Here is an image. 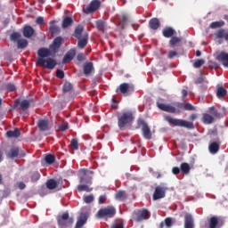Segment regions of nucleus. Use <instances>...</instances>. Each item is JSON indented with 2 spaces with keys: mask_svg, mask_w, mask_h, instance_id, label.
I'll list each match as a JSON object with an SVG mask.
<instances>
[{
  "mask_svg": "<svg viewBox=\"0 0 228 228\" xmlns=\"http://www.w3.org/2000/svg\"><path fill=\"white\" fill-rule=\"evenodd\" d=\"M197 118H199V115L192 113L189 117V119L191 121L174 118L170 116L167 117L166 120L167 122H168V124L174 126L185 127V129H195V125L193 124V121L197 120Z\"/></svg>",
  "mask_w": 228,
  "mask_h": 228,
  "instance_id": "nucleus-1",
  "label": "nucleus"
},
{
  "mask_svg": "<svg viewBox=\"0 0 228 228\" xmlns=\"http://www.w3.org/2000/svg\"><path fill=\"white\" fill-rule=\"evenodd\" d=\"M134 120L133 112L126 111L118 115V126L120 131H124L128 126H131Z\"/></svg>",
  "mask_w": 228,
  "mask_h": 228,
  "instance_id": "nucleus-2",
  "label": "nucleus"
},
{
  "mask_svg": "<svg viewBox=\"0 0 228 228\" xmlns=\"http://www.w3.org/2000/svg\"><path fill=\"white\" fill-rule=\"evenodd\" d=\"M210 113V114H209ZM209 113H203L201 122L206 125H210L215 122V118H221L222 115L215 107L209 108Z\"/></svg>",
  "mask_w": 228,
  "mask_h": 228,
  "instance_id": "nucleus-3",
  "label": "nucleus"
},
{
  "mask_svg": "<svg viewBox=\"0 0 228 228\" xmlns=\"http://www.w3.org/2000/svg\"><path fill=\"white\" fill-rule=\"evenodd\" d=\"M131 22V16L129 13L126 12H122L119 14L116 15V24L121 31H124L126 29V26Z\"/></svg>",
  "mask_w": 228,
  "mask_h": 228,
  "instance_id": "nucleus-4",
  "label": "nucleus"
},
{
  "mask_svg": "<svg viewBox=\"0 0 228 228\" xmlns=\"http://www.w3.org/2000/svg\"><path fill=\"white\" fill-rule=\"evenodd\" d=\"M79 183L81 184H92L94 171L88 169H80L78 171Z\"/></svg>",
  "mask_w": 228,
  "mask_h": 228,
  "instance_id": "nucleus-5",
  "label": "nucleus"
},
{
  "mask_svg": "<svg viewBox=\"0 0 228 228\" xmlns=\"http://www.w3.org/2000/svg\"><path fill=\"white\" fill-rule=\"evenodd\" d=\"M37 65L43 67V69H48V70H53L58 62L51 57H46V59H37Z\"/></svg>",
  "mask_w": 228,
  "mask_h": 228,
  "instance_id": "nucleus-6",
  "label": "nucleus"
},
{
  "mask_svg": "<svg viewBox=\"0 0 228 228\" xmlns=\"http://www.w3.org/2000/svg\"><path fill=\"white\" fill-rule=\"evenodd\" d=\"M137 126L138 127H142V136L145 140H152V132L147 122H145V119L139 118L137 120Z\"/></svg>",
  "mask_w": 228,
  "mask_h": 228,
  "instance_id": "nucleus-7",
  "label": "nucleus"
},
{
  "mask_svg": "<svg viewBox=\"0 0 228 228\" xmlns=\"http://www.w3.org/2000/svg\"><path fill=\"white\" fill-rule=\"evenodd\" d=\"M96 215L98 218H113L117 215V209L115 207L109 206L100 209Z\"/></svg>",
  "mask_w": 228,
  "mask_h": 228,
  "instance_id": "nucleus-8",
  "label": "nucleus"
},
{
  "mask_svg": "<svg viewBox=\"0 0 228 228\" xmlns=\"http://www.w3.org/2000/svg\"><path fill=\"white\" fill-rule=\"evenodd\" d=\"M58 224L62 227H70L74 224V218L69 216V212H64L61 216L58 217Z\"/></svg>",
  "mask_w": 228,
  "mask_h": 228,
  "instance_id": "nucleus-9",
  "label": "nucleus"
},
{
  "mask_svg": "<svg viewBox=\"0 0 228 228\" xmlns=\"http://www.w3.org/2000/svg\"><path fill=\"white\" fill-rule=\"evenodd\" d=\"M101 8V1L99 0H93L91 3L83 8L84 13H95Z\"/></svg>",
  "mask_w": 228,
  "mask_h": 228,
  "instance_id": "nucleus-10",
  "label": "nucleus"
},
{
  "mask_svg": "<svg viewBox=\"0 0 228 228\" xmlns=\"http://www.w3.org/2000/svg\"><path fill=\"white\" fill-rule=\"evenodd\" d=\"M225 221L222 216H214L209 219V228H222Z\"/></svg>",
  "mask_w": 228,
  "mask_h": 228,
  "instance_id": "nucleus-11",
  "label": "nucleus"
},
{
  "mask_svg": "<svg viewBox=\"0 0 228 228\" xmlns=\"http://www.w3.org/2000/svg\"><path fill=\"white\" fill-rule=\"evenodd\" d=\"M26 153L24 151L19 149V147L14 146L12 147L7 153V158L10 159H13V158H24Z\"/></svg>",
  "mask_w": 228,
  "mask_h": 228,
  "instance_id": "nucleus-12",
  "label": "nucleus"
},
{
  "mask_svg": "<svg viewBox=\"0 0 228 228\" xmlns=\"http://www.w3.org/2000/svg\"><path fill=\"white\" fill-rule=\"evenodd\" d=\"M117 94L120 92L123 95H129V94L134 92V86L129 85L128 83L120 84L118 89H116Z\"/></svg>",
  "mask_w": 228,
  "mask_h": 228,
  "instance_id": "nucleus-13",
  "label": "nucleus"
},
{
  "mask_svg": "<svg viewBox=\"0 0 228 228\" xmlns=\"http://www.w3.org/2000/svg\"><path fill=\"white\" fill-rule=\"evenodd\" d=\"M215 58L217 61H220L224 67H228V53L225 52H216Z\"/></svg>",
  "mask_w": 228,
  "mask_h": 228,
  "instance_id": "nucleus-14",
  "label": "nucleus"
},
{
  "mask_svg": "<svg viewBox=\"0 0 228 228\" xmlns=\"http://www.w3.org/2000/svg\"><path fill=\"white\" fill-rule=\"evenodd\" d=\"M157 106L161 111H166L167 113H177V109L175 107L161 103L159 101L157 102Z\"/></svg>",
  "mask_w": 228,
  "mask_h": 228,
  "instance_id": "nucleus-15",
  "label": "nucleus"
},
{
  "mask_svg": "<svg viewBox=\"0 0 228 228\" xmlns=\"http://www.w3.org/2000/svg\"><path fill=\"white\" fill-rule=\"evenodd\" d=\"M167 189L165 187L157 186L153 193V200H159V199H165Z\"/></svg>",
  "mask_w": 228,
  "mask_h": 228,
  "instance_id": "nucleus-16",
  "label": "nucleus"
},
{
  "mask_svg": "<svg viewBox=\"0 0 228 228\" xmlns=\"http://www.w3.org/2000/svg\"><path fill=\"white\" fill-rule=\"evenodd\" d=\"M149 210L147 209H142L139 211L138 213H135V217H134V222L140 223L143 222V220L149 219Z\"/></svg>",
  "mask_w": 228,
  "mask_h": 228,
  "instance_id": "nucleus-17",
  "label": "nucleus"
},
{
  "mask_svg": "<svg viewBox=\"0 0 228 228\" xmlns=\"http://www.w3.org/2000/svg\"><path fill=\"white\" fill-rule=\"evenodd\" d=\"M220 145H222V142H220L219 138L216 142H210L208 145L210 154H216L220 151Z\"/></svg>",
  "mask_w": 228,
  "mask_h": 228,
  "instance_id": "nucleus-18",
  "label": "nucleus"
},
{
  "mask_svg": "<svg viewBox=\"0 0 228 228\" xmlns=\"http://www.w3.org/2000/svg\"><path fill=\"white\" fill-rule=\"evenodd\" d=\"M63 44V37H57L53 39V44L50 45V49L53 51L54 53H57L58 49L61 47V45Z\"/></svg>",
  "mask_w": 228,
  "mask_h": 228,
  "instance_id": "nucleus-19",
  "label": "nucleus"
},
{
  "mask_svg": "<svg viewBox=\"0 0 228 228\" xmlns=\"http://www.w3.org/2000/svg\"><path fill=\"white\" fill-rule=\"evenodd\" d=\"M184 228H195V222L191 214H186L184 216Z\"/></svg>",
  "mask_w": 228,
  "mask_h": 228,
  "instance_id": "nucleus-20",
  "label": "nucleus"
},
{
  "mask_svg": "<svg viewBox=\"0 0 228 228\" xmlns=\"http://www.w3.org/2000/svg\"><path fill=\"white\" fill-rule=\"evenodd\" d=\"M78 40L77 42V47L79 49H85L86 45H88V33L83 34V36L79 38H77Z\"/></svg>",
  "mask_w": 228,
  "mask_h": 228,
  "instance_id": "nucleus-21",
  "label": "nucleus"
},
{
  "mask_svg": "<svg viewBox=\"0 0 228 228\" xmlns=\"http://www.w3.org/2000/svg\"><path fill=\"white\" fill-rule=\"evenodd\" d=\"M37 127L41 132L49 131V129H51L49 126V119H39L37 122Z\"/></svg>",
  "mask_w": 228,
  "mask_h": 228,
  "instance_id": "nucleus-22",
  "label": "nucleus"
},
{
  "mask_svg": "<svg viewBox=\"0 0 228 228\" xmlns=\"http://www.w3.org/2000/svg\"><path fill=\"white\" fill-rule=\"evenodd\" d=\"M88 220V214L87 213H82L79 216V218L76 224L75 228H82L85 224H86Z\"/></svg>",
  "mask_w": 228,
  "mask_h": 228,
  "instance_id": "nucleus-23",
  "label": "nucleus"
},
{
  "mask_svg": "<svg viewBox=\"0 0 228 228\" xmlns=\"http://www.w3.org/2000/svg\"><path fill=\"white\" fill-rule=\"evenodd\" d=\"M74 56H76V50H69L62 59L63 65H66V63L72 61V60H74Z\"/></svg>",
  "mask_w": 228,
  "mask_h": 228,
  "instance_id": "nucleus-24",
  "label": "nucleus"
},
{
  "mask_svg": "<svg viewBox=\"0 0 228 228\" xmlns=\"http://www.w3.org/2000/svg\"><path fill=\"white\" fill-rule=\"evenodd\" d=\"M33 35H35V28L29 25H26L23 28V37H25V38H31Z\"/></svg>",
  "mask_w": 228,
  "mask_h": 228,
  "instance_id": "nucleus-25",
  "label": "nucleus"
},
{
  "mask_svg": "<svg viewBox=\"0 0 228 228\" xmlns=\"http://www.w3.org/2000/svg\"><path fill=\"white\" fill-rule=\"evenodd\" d=\"M37 54L39 56L37 59L45 60V58H49V56H51V50H49V48H40Z\"/></svg>",
  "mask_w": 228,
  "mask_h": 228,
  "instance_id": "nucleus-26",
  "label": "nucleus"
},
{
  "mask_svg": "<svg viewBox=\"0 0 228 228\" xmlns=\"http://www.w3.org/2000/svg\"><path fill=\"white\" fill-rule=\"evenodd\" d=\"M162 35L165 38H170L175 35V30L172 27H166L162 30Z\"/></svg>",
  "mask_w": 228,
  "mask_h": 228,
  "instance_id": "nucleus-27",
  "label": "nucleus"
},
{
  "mask_svg": "<svg viewBox=\"0 0 228 228\" xmlns=\"http://www.w3.org/2000/svg\"><path fill=\"white\" fill-rule=\"evenodd\" d=\"M83 70L85 76H90V74H92V71L94 70V62H86L83 66Z\"/></svg>",
  "mask_w": 228,
  "mask_h": 228,
  "instance_id": "nucleus-28",
  "label": "nucleus"
},
{
  "mask_svg": "<svg viewBox=\"0 0 228 228\" xmlns=\"http://www.w3.org/2000/svg\"><path fill=\"white\" fill-rule=\"evenodd\" d=\"M49 33L51 35H60V27L56 25V20L50 21Z\"/></svg>",
  "mask_w": 228,
  "mask_h": 228,
  "instance_id": "nucleus-29",
  "label": "nucleus"
},
{
  "mask_svg": "<svg viewBox=\"0 0 228 228\" xmlns=\"http://www.w3.org/2000/svg\"><path fill=\"white\" fill-rule=\"evenodd\" d=\"M149 26L151 29H153L156 31V29H158L159 26H161V23L159 22V20L158 18H152L149 21Z\"/></svg>",
  "mask_w": 228,
  "mask_h": 228,
  "instance_id": "nucleus-30",
  "label": "nucleus"
},
{
  "mask_svg": "<svg viewBox=\"0 0 228 228\" xmlns=\"http://www.w3.org/2000/svg\"><path fill=\"white\" fill-rule=\"evenodd\" d=\"M191 170V167H190V164L183 162L180 165V171L183 175H188L190 174V171Z\"/></svg>",
  "mask_w": 228,
  "mask_h": 228,
  "instance_id": "nucleus-31",
  "label": "nucleus"
},
{
  "mask_svg": "<svg viewBox=\"0 0 228 228\" xmlns=\"http://www.w3.org/2000/svg\"><path fill=\"white\" fill-rule=\"evenodd\" d=\"M74 22V20L70 16H65L64 19L62 20V28L63 29H66V28H69V26H72Z\"/></svg>",
  "mask_w": 228,
  "mask_h": 228,
  "instance_id": "nucleus-32",
  "label": "nucleus"
},
{
  "mask_svg": "<svg viewBox=\"0 0 228 228\" xmlns=\"http://www.w3.org/2000/svg\"><path fill=\"white\" fill-rule=\"evenodd\" d=\"M224 26H225V21L219 20L210 23L209 28L210 29H218L220 28H224Z\"/></svg>",
  "mask_w": 228,
  "mask_h": 228,
  "instance_id": "nucleus-33",
  "label": "nucleus"
},
{
  "mask_svg": "<svg viewBox=\"0 0 228 228\" xmlns=\"http://www.w3.org/2000/svg\"><path fill=\"white\" fill-rule=\"evenodd\" d=\"M227 95V89H225L224 86L217 87L216 90V96L218 99H224Z\"/></svg>",
  "mask_w": 228,
  "mask_h": 228,
  "instance_id": "nucleus-34",
  "label": "nucleus"
},
{
  "mask_svg": "<svg viewBox=\"0 0 228 228\" xmlns=\"http://www.w3.org/2000/svg\"><path fill=\"white\" fill-rule=\"evenodd\" d=\"M6 134L8 138H19L20 136V131H19V128H16L13 131H7Z\"/></svg>",
  "mask_w": 228,
  "mask_h": 228,
  "instance_id": "nucleus-35",
  "label": "nucleus"
},
{
  "mask_svg": "<svg viewBox=\"0 0 228 228\" xmlns=\"http://www.w3.org/2000/svg\"><path fill=\"white\" fill-rule=\"evenodd\" d=\"M83 31H85V28L82 25H78L76 28H75V32H74V37L75 38H80L81 37H83Z\"/></svg>",
  "mask_w": 228,
  "mask_h": 228,
  "instance_id": "nucleus-36",
  "label": "nucleus"
},
{
  "mask_svg": "<svg viewBox=\"0 0 228 228\" xmlns=\"http://www.w3.org/2000/svg\"><path fill=\"white\" fill-rule=\"evenodd\" d=\"M115 198L117 200H126L127 199V194L126 193V191H119L116 192Z\"/></svg>",
  "mask_w": 228,
  "mask_h": 228,
  "instance_id": "nucleus-37",
  "label": "nucleus"
},
{
  "mask_svg": "<svg viewBox=\"0 0 228 228\" xmlns=\"http://www.w3.org/2000/svg\"><path fill=\"white\" fill-rule=\"evenodd\" d=\"M57 187H58V182H56V180L50 179L46 182V188H48V190H54Z\"/></svg>",
  "mask_w": 228,
  "mask_h": 228,
  "instance_id": "nucleus-38",
  "label": "nucleus"
},
{
  "mask_svg": "<svg viewBox=\"0 0 228 228\" xmlns=\"http://www.w3.org/2000/svg\"><path fill=\"white\" fill-rule=\"evenodd\" d=\"M45 163H47V165H53V163H54V161H56V156H54L53 154H46L45 156Z\"/></svg>",
  "mask_w": 228,
  "mask_h": 228,
  "instance_id": "nucleus-39",
  "label": "nucleus"
},
{
  "mask_svg": "<svg viewBox=\"0 0 228 228\" xmlns=\"http://www.w3.org/2000/svg\"><path fill=\"white\" fill-rule=\"evenodd\" d=\"M69 147L71 151H79V142H77V139H71Z\"/></svg>",
  "mask_w": 228,
  "mask_h": 228,
  "instance_id": "nucleus-40",
  "label": "nucleus"
},
{
  "mask_svg": "<svg viewBox=\"0 0 228 228\" xmlns=\"http://www.w3.org/2000/svg\"><path fill=\"white\" fill-rule=\"evenodd\" d=\"M91 184L82 183L77 186L78 191H92L94 189L90 188Z\"/></svg>",
  "mask_w": 228,
  "mask_h": 228,
  "instance_id": "nucleus-41",
  "label": "nucleus"
},
{
  "mask_svg": "<svg viewBox=\"0 0 228 228\" xmlns=\"http://www.w3.org/2000/svg\"><path fill=\"white\" fill-rule=\"evenodd\" d=\"M177 44H181V37H172L169 40V47H175Z\"/></svg>",
  "mask_w": 228,
  "mask_h": 228,
  "instance_id": "nucleus-42",
  "label": "nucleus"
},
{
  "mask_svg": "<svg viewBox=\"0 0 228 228\" xmlns=\"http://www.w3.org/2000/svg\"><path fill=\"white\" fill-rule=\"evenodd\" d=\"M72 88L73 86L71 83L69 82L64 83L62 87V94H69V92H72Z\"/></svg>",
  "mask_w": 228,
  "mask_h": 228,
  "instance_id": "nucleus-43",
  "label": "nucleus"
},
{
  "mask_svg": "<svg viewBox=\"0 0 228 228\" xmlns=\"http://www.w3.org/2000/svg\"><path fill=\"white\" fill-rule=\"evenodd\" d=\"M41 177V175L38 171H34L30 173V179L32 183H37Z\"/></svg>",
  "mask_w": 228,
  "mask_h": 228,
  "instance_id": "nucleus-44",
  "label": "nucleus"
},
{
  "mask_svg": "<svg viewBox=\"0 0 228 228\" xmlns=\"http://www.w3.org/2000/svg\"><path fill=\"white\" fill-rule=\"evenodd\" d=\"M21 37L22 35H20V33L19 32H12L10 36V39L12 40V42H19Z\"/></svg>",
  "mask_w": 228,
  "mask_h": 228,
  "instance_id": "nucleus-45",
  "label": "nucleus"
},
{
  "mask_svg": "<svg viewBox=\"0 0 228 228\" xmlns=\"http://www.w3.org/2000/svg\"><path fill=\"white\" fill-rule=\"evenodd\" d=\"M165 225L168 228L172 227V219L170 217H167L164 222L160 223L159 227L164 228Z\"/></svg>",
  "mask_w": 228,
  "mask_h": 228,
  "instance_id": "nucleus-46",
  "label": "nucleus"
},
{
  "mask_svg": "<svg viewBox=\"0 0 228 228\" xmlns=\"http://www.w3.org/2000/svg\"><path fill=\"white\" fill-rule=\"evenodd\" d=\"M20 108L21 111H26L29 108V101L28 100L21 101L20 104Z\"/></svg>",
  "mask_w": 228,
  "mask_h": 228,
  "instance_id": "nucleus-47",
  "label": "nucleus"
},
{
  "mask_svg": "<svg viewBox=\"0 0 228 228\" xmlns=\"http://www.w3.org/2000/svg\"><path fill=\"white\" fill-rule=\"evenodd\" d=\"M17 43L18 49H26L28 47V40L26 39H19Z\"/></svg>",
  "mask_w": 228,
  "mask_h": 228,
  "instance_id": "nucleus-48",
  "label": "nucleus"
},
{
  "mask_svg": "<svg viewBox=\"0 0 228 228\" xmlns=\"http://www.w3.org/2000/svg\"><path fill=\"white\" fill-rule=\"evenodd\" d=\"M96 27L99 31H104L106 29V22L102 20L96 21Z\"/></svg>",
  "mask_w": 228,
  "mask_h": 228,
  "instance_id": "nucleus-49",
  "label": "nucleus"
},
{
  "mask_svg": "<svg viewBox=\"0 0 228 228\" xmlns=\"http://www.w3.org/2000/svg\"><path fill=\"white\" fill-rule=\"evenodd\" d=\"M183 110H185V111H197V108L191 103H184Z\"/></svg>",
  "mask_w": 228,
  "mask_h": 228,
  "instance_id": "nucleus-50",
  "label": "nucleus"
},
{
  "mask_svg": "<svg viewBox=\"0 0 228 228\" xmlns=\"http://www.w3.org/2000/svg\"><path fill=\"white\" fill-rule=\"evenodd\" d=\"M204 63H206V61H204L203 59H199V60L195 61V62L193 63V68L200 69V67L202 65H204Z\"/></svg>",
  "mask_w": 228,
  "mask_h": 228,
  "instance_id": "nucleus-51",
  "label": "nucleus"
},
{
  "mask_svg": "<svg viewBox=\"0 0 228 228\" xmlns=\"http://www.w3.org/2000/svg\"><path fill=\"white\" fill-rule=\"evenodd\" d=\"M84 202L86 204H92L94 202V194L84 196Z\"/></svg>",
  "mask_w": 228,
  "mask_h": 228,
  "instance_id": "nucleus-52",
  "label": "nucleus"
},
{
  "mask_svg": "<svg viewBox=\"0 0 228 228\" xmlns=\"http://www.w3.org/2000/svg\"><path fill=\"white\" fill-rule=\"evenodd\" d=\"M5 89L8 92H15V90L17 89V87L15 86V85L12 84V83H8L5 85Z\"/></svg>",
  "mask_w": 228,
  "mask_h": 228,
  "instance_id": "nucleus-53",
  "label": "nucleus"
},
{
  "mask_svg": "<svg viewBox=\"0 0 228 228\" xmlns=\"http://www.w3.org/2000/svg\"><path fill=\"white\" fill-rule=\"evenodd\" d=\"M59 131L65 132L69 129V123H63L58 126Z\"/></svg>",
  "mask_w": 228,
  "mask_h": 228,
  "instance_id": "nucleus-54",
  "label": "nucleus"
},
{
  "mask_svg": "<svg viewBox=\"0 0 228 228\" xmlns=\"http://www.w3.org/2000/svg\"><path fill=\"white\" fill-rule=\"evenodd\" d=\"M175 56H177V52H175L174 50H170L168 52V54H167L168 60H173V58H175Z\"/></svg>",
  "mask_w": 228,
  "mask_h": 228,
  "instance_id": "nucleus-55",
  "label": "nucleus"
},
{
  "mask_svg": "<svg viewBox=\"0 0 228 228\" xmlns=\"http://www.w3.org/2000/svg\"><path fill=\"white\" fill-rule=\"evenodd\" d=\"M56 77H58L59 79H63V77H65V72H63V70L61 69H57Z\"/></svg>",
  "mask_w": 228,
  "mask_h": 228,
  "instance_id": "nucleus-56",
  "label": "nucleus"
},
{
  "mask_svg": "<svg viewBox=\"0 0 228 228\" xmlns=\"http://www.w3.org/2000/svg\"><path fill=\"white\" fill-rule=\"evenodd\" d=\"M106 200H108V198L106 197V195H101L99 197V204H104V202H106Z\"/></svg>",
  "mask_w": 228,
  "mask_h": 228,
  "instance_id": "nucleus-57",
  "label": "nucleus"
},
{
  "mask_svg": "<svg viewBox=\"0 0 228 228\" xmlns=\"http://www.w3.org/2000/svg\"><path fill=\"white\" fill-rule=\"evenodd\" d=\"M172 174H174V175H178V174H181V168L174 167L172 168Z\"/></svg>",
  "mask_w": 228,
  "mask_h": 228,
  "instance_id": "nucleus-58",
  "label": "nucleus"
},
{
  "mask_svg": "<svg viewBox=\"0 0 228 228\" xmlns=\"http://www.w3.org/2000/svg\"><path fill=\"white\" fill-rule=\"evenodd\" d=\"M44 22H45V20H44V17H42V16H38L36 19V23L38 24L39 26L44 24Z\"/></svg>",
  "mask_w": 228,
  "mask_h": 228,
  "instance_id": "nucleus-59",
  "label": "nucleus"
},
{
  "mask_svg": "<svg viewBox=\"0 0 228 228\" xmlns=\"http://www.w3.org/2000/svg\"><path fill=\"white\" fill-rule=\"evenodd\" d=\"M111 228H124V222L119 221L118 223L112 225Z\"/></svg>",
  "mask_w": 228,
  "mask_h": 228,
  "instance_id": "nucleus-60",
  "label": "nucleus"
},
{
  "mask_svg": "<svg viewBox=\"0 0 228 228\" xmlns=\"http://www.w3.org/2000/svg\"><path fill=\"white\" fill-rule=\"evenodd\" d=\"M77 60L78 61H85V60H86L85 54L84 53H78L77 56Z\"/></svg>",
  "mask_w": 228,
  "mask_h": 228,
  "instance_id": "nucleus-61",
  "label": "nucleus"
},
{
  "mask_svg": "<svg viewBox=\"0 0 228 228\" xmlns=\"http://www.w3.org/2000/svg\"><path fill=\"white\" fill-rule=\"evenodd\" d=\"M204 82V77H200L195 80V85H202Z\"/></svg>",
  "mask_w": 228,
  "mask_h": 228,
  "instance_id": "nucleus-62",
  "label": "nucleus"
},
{
  "mask_svg": "<svg viewBox=\"0 0 228 228\" xmlns=\"http://www.w3.org/2000/svg\"><path fill=\"white\" fill-rule=\"evenodd\" d=\"M18 188L19 190H24L26 188V183H24L23 182L18 183Z\"/></svg>",
  "mask_w": 228,
  "mask_h": 228,
  "instance_id": "nucleus-63",
  "label": "nucleus"
},
{
  "mask_svg": "<svg viewBox=\"0 0 228 228\" xmlns=\"http://www.w3.org/2000/svg\"><path fill=\"white\" fill-rule=\"evenodd\" d=\"M176 108H178L179 110H184V103H181V102H176L175 103Z\"/></svg>",
  "mask_w": 228,
  "mask_h": 228,
  "instance_id": "nucleus-64",
  "label": "nucleus"
}]
</instances>
